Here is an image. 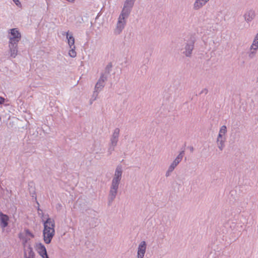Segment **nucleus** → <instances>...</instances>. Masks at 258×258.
Masks as SVG:
<instances>
[{
  "label": "nucleus",
  "instance_id": "22",
  "mask_svg": "<svg viewBox=\"0 0 258 258\" xmlns=\"http://www.w3.org/2000/svg\"><path fill=\"white\" fill-rule=\"evenodd\" d=\"M4 101H5V99L2 97H0V104H2L3 103H4Z\"/></svg>",
  "mask_w": 258,
  "mask_h": 258
},
{
  "label": "nucleus",
  "instance_id": "15",
  "mask_svg": "<svg viewBox=\"0 0 258 258\" xmlns=\"http://www.w3.org/2000/svg\"><path fill=\"white\" fill-rule=\"evenodd\" d=\"M119 130L118 128H116L115 130H114V133H113V139L112 140V143L113 142H115L116 143V138H117L118 136V135H119Z\"/></svg>",
  "mask_w": 258,
  "mask_h": 258
},
{
  "label": "nucleus",
  "instance_id": "2",
  "mask_svg": "<svg viewBox=\"0 0 258 258\" xmlns=\"http://www.w3.org/2000/svg\"><path fill=\"white\" fill-rule=\"evenodd\" d=\"M134 3L133 0H127L124 4V7L122 11L121 14L118 18V23L117 24V29L119 33L124 28L125 25L124 19L126 17L130 11V8L132 6Z\"/></svg>",
  "mask_w": 258,
  "mask_h": 258
},
{
  "label": "nucleus",
  "instance_id": "5",
  "mask_svg": "<svg viewBox=\"0 0 258 258\" xmlns=\"http://www.w3.org/2000/svg\"><path fill=\"white\" fill-rule=\"evenodd\" d=\"M36 251L42 258H49L45 246L41 243H37L35 245Z\"/></svg>",
  "mask_w": 258,
  "mask_h": 258
},
{
  "label": "nucleus",
  "instance_id": "7",
  "mask_svg": "<svg viewBox=\"0 0 258 258\" xmlns=\"http://www.w3.org/2000/svg\"><path fill=\"white\" fill-rule=\"evenodd\" d=\"M227 131V128L225 125H223L219 131L218 137L217 139L218 143H220V145H219V148L221 150L223 147V141L222 140V137L224 136Z\"/></svg>",
  "mask_w": 258,
  "mask_h": 258
},
{
  "label": "nucleus",
  "instance_id": "10",
  "mask_svg": "<svg viewBox=\"0 0 258 258\" xmlns=\"http://www.w3.org/2000/svg\"><path fill=\"white\" fill-rule=\"evenodd\" d=\"M183 155V152H181L178 156L176 157V158L175 159V160L173 161L172 164L171 165L170 167H169V170L171 171H172L174 168L177 166V165L180 162L181 160Z\"/></svg>",
  "mask_w": 258,
  "mask_h": 258
},
{
  "label": "nucleus",
  "instance_id": "11",
  "mask_svg": "<svg viewBox=\"0 0 258 258\" xmlns=\"http://www.w3.org/2000/svg\"><path fill=\"white\" fill-rule=\"evenodd\" d=\"M67 38L68 39V44L69 45L70 48H72V47L75 48V46L74 45L75 39L73 36L72 34H69V32H68L67 33Z\"/></svg>",
  "mask_w": 258,
  "mask_h": 258
},
{
  "label": "nucleus",
  "instance_id": "23",
  "mask_svg": "<svg viewBox=\"0 0 258 258\" xmlns=\"http://www.w3.org/2000/svg\"><path fill=\"white\" fill-rule=\"evenodd\" d=\"M254 40H257L258 41V33L256 34Z\"/></svg>",
  "mask_w": 258,
  "mask_h": 258
},
{
  "label": "nucleus",
  "instance_id": "19",
  "mask_svg": "<svg viewBox=\"0 0 258 258\" xmlns=\"http://www.w3.org/2000/svg\"><path fill=\"white\" fill-rule=\"evenodd\" d=\"M250 14H251V16H250V17H249V15H247V14H245V19L246 20H247V21L250 20V19H252V18L254 17V13H253V12H251L250 13Z\"/></svg>",
  "mask_w": 258,
  "mask_h": 258
},
{
  "label": "nucleus",
  "instance_id": "3",
  "mask_svg": "<svg viewBox=\"0 0 258 258\" xmlns=\"http://www.w3.org/2000/svg\"><path fill=\"white\" fill-rule=\"evenodd\" d=\"M121 174L122 171L121 167H117L116 169L115 176L112 180V186L110 191V196L112 199L114 198L116 195Z\"/></svg>",
  "mask_w": 258,
  "mask_h": 258
},
{
  "label": "nucleus",
  "instance_id": "20",
  "mask_svg": "<svg viewBox=\"0 0 258 258\" xmlns=\"http://www.w3.org/2000/svg\"><path fill=\"white\" fill-rule=\"evenodd\" d=\"M26 235V236L29 237V238H33L34 237V235L28 230H25Z\"/></svg>",
  "mask_w": 258,
  "mask_h": 258
},
{
  "label": "nucleus",
  "instance_id": "21",
  "mask_svg": "<svg viewBox=\"0 0 258 258\" xmlns=\"http://www.w3.org/2000/svg\"><path fill=\"white\" fill-rule=\"evenodd\" d=\"M13 1L16 4V5H17V6L20 5V2H19V0H13Z\"/></svg>",
  "mask_w": 258,
  "mask_h": 258
},
{
  "label": "nucleus",
  "instance_id": "14",
  "mask_svg": "<svg viewBox=\"0 0 258 258\" xmlns=\"http://www.w3.org/2000/svg\"><path fill=\"white\" fill-rule=\"evenodd\" d=\"M192 49H193V44H191L190 45H188L186 47V51L185 52V54L186 56H188L191 54Z\"/></svg>",
  "mask_w": 258,
  "mask_h": 258
},
{
  "label": "nucleus",
  "instance_id": "9",
  "mask_svg": "<svg viewBox=\"0 0 258 258\" xmlns=\"http://www.w3.org/2000/svg\"><path fill=\"white\" fill-rule=\"evenodd\" d=\"M9 220V218L7 215L0 212V225L2 228H4L8 226Z\"/></svg>",
  "mask_w": 258,
  "mask_h": 258
},
{
  "label": "nucleus",
  "instance_id": "16",
  "mask_svg": "<svg viewBox=\"0 0 258 258\" xmlns=\"http://www.w3.org/2000/svg\"><path fill=\"white\" fill-rule=\"evenodd\" d=\"M75 48H74V47H72L71 48V49L69 51V54L70 56L72 57H75L76 56V52L75 50Z\"/></svg>",
  "mask_w": 258,
  "mask_h": 258
},
{
  "label": "nucleus",
  "instance_id": "1",
  "mask_svg": "<svg viewBox=\"0 0 258 258\" xmlns=\"http://www.w3.org/2000/svg\"><path fill=\"white\" fill-rule=\"evenodd\" d=\"M43 226V240L45 243L49 244L50 243L55 233L54 220L52 219L49 218L45 221L44 222Z\"/></svg>",
  "mask_w": 258,
  "mask_h": 258
},
{
  "label": "nucleus",
  "instance_id": "18",
  "mask_svg": "<svg viewBox=\"0 0 258 258\" xmlns=\"http://www.w3.org/2000/svg\"><path fill=\"white\" fill-rule=\"evenodd\" d=\"M104 80L100 79L99 81L97 83L95 88L98 89L103 86Z\"/></svg>",
  "mask_w": 258,
  "mask_h": 258
},
{
  "label": "nucleus",
  "instance_id": "12",
  "mask_svg": "<svg viewBox=\"0 0 258 258\" xmlns=\"http://www.w3.org/2000/svg\"><path fill=\"white\" fill-rule=\"evenodd\" d=\"M208 1L207 0H196L194 4V8L196 9H199L204 5Z\"/></svg>",
  "mask_w": 258,
  "mask_h": 258
},
{
  "label": "nucleus",
  "instance_id": "6",
  "mask_svg": "<svg viewBox=\"0 0 258 258\" xmlns=\"http://www.w3.org/2000/svg\"><path fill=\"white\" fill-rule=\"evenodd\" d=\"M24 258H35V254L30 245H24Z\"/></svg>",
  "mask_w": 258,
  "mask_h": 258
},
{
  "label": "nucleus",
  "instance_id": "13",
  "mask_svg": "<svg viewBox=\"0 0 258 258\" xmlns=\"http://www.w3.org/2000/svg\"><path fill=\"white\" fill-rule=\"evenodd\" d=\"M16 44H14V45L12 44H10V47L11 49V55L12 56L15 57L16 55H17V50L16 49Z\"/></svg>",
  "mask_w": 258,
  "mask_h": 258
},
{
  "label": "nucleus",
  "instance_id": "8",
  "mask_svg": "<svg viewBox=\"0 0 258 258\" xmlns=\"http://www.w3.org/2000/svg\"><path fill=\"white\" fill-rule=\"evenodd\" d=\"M146 244L145 241H142L139 246L138 258H143L146 251Z\"/></svg>",
  "mask_w": 258,
  "mask_h": 258
},
{
  "label": "nucleus",
  "instance_id": "4",
  "mask_svg": "<svg viewBox=\"0 0 258 258\" xmlns=\"http://www.w3.org/2000/svg\"><path fill=\"white\" fill-rule=\"evenodd\" d=\"M21 34L16 29L11 30V36L10 37V44L11 45L17 44L21 39Z\"/></svg>",
  "mask_w": 258,
  "mask_h": 258
},
{
  "label": "nucleus",
  "instance_id": "17",
  "mask_svg": "<svg viewBox=\"0 0 258 258\" xmlns=\"http://www.w3.org/2000/svg\"><path fill=\"white\" fill-rule=\"evenodd\" d=\"M251 48L254 50H256L258 48V41L257 40H254L253 43L251 46Z\"/></svg>",
  "mask_w": 258,
  "mask_h": 258
}]
</instances>
